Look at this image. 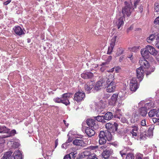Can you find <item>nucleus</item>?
<instances>
[{"label": "nucleus", "instance_id": "obj_1", "mask_svg": "<svg viewBox=\"0 0 159 159\" xmlns=\"http://www.w3.org/2000/svg\"><path fill=\"white\" fill-rule=\"evenodd\" d=\"M125 6L124 7L122 10V13L124 17L126 15L128 17L130 16L134 8L133 7L132 4L130 3H128L127 2H125Z\"/></svg>", "mask_w": 159, "mask_h": 159}, {"label": "nucleus", "instance_id": "obj_2", "mask_svg": "<svg viewBox=\"0 0 159 159\" xmlns=\"http://www.w3.org/2000/svg\"><path fill=\"white\" fill-rule=\"evenodd\" d=\"M117 126L118 125L116 123H114L113 124L108 123L105 125L106 128L108 130L107 131L112 133H114L116 131Z\"/></svg>", "mask_w": 159, "mask_h": 159}, {"label": "nucleus", "instance_id": "obj_3", "mask_svg": "<svg viewBox=\"0 0 159 159\" xmlns=\"http://www.w3.org/2000/svg\"><path fill=\"white\" fill-rule=\"evenodd\" d=\"M129 88L130 90L135 92L138 88V84L136 78H132L129 83Z\"/></svg>", "mask_w": 159, "mask_h": 159}, {"label": "nucleus", "instance_id": "obj_4", "mask_svg": "<svg viewBox=\"0 0 159 159\" xmlns=\"http://www.w3.org/2000/svg\"><path fill=\"white\" fill-rule=\"evenodd\" d=\"M107 133L103 131H101L99 135V143L100 144H103L105 143L107 139Z\"/></svg>", "mask_w": 159, "mask_h": 159}, {"label": "nucleus", "instance_id": "obj_5", "mask_svg": "<svg viewBox=\"0 0 159 159\" xmlns=\"http://www.w3.org/2000/svg\"><path fill=\"white\" fill-rule=\"evenodd\" d=\"M84 97V93L79 91L75 94L74 99L78 102L82 101Z\"/></svg>", "mask_w": 159, "mask_h": 159}, {"label": "nucleus", "instance_id": "obj_6", "mask_svg": "<svg viewBox=\"0 0 159 159\" xmlns=\"http://www.w3.org/2000/svg\"><path fill=\"white\" fill-rule=\"evenodd\" d=\"M117 37V36H114L111 39L110 43V46L109 47L107 51V54H110L112 52L113 48L115 45V43Z\"/></svg>", "mask_w": 159, "mask_h": 159}, {"label": "nucleus", "instance_id": "obj_7", "mask_svg": "<svg viewBox=\"0 0 159 159\" xmlns=\"http://www.w3.org/2000/svg\"><path fill=\"white\" fill-rule=\"evenodd\" d=\"M155 40L157 41L159 40V34H151L146 39L147 42L149 43H152Z\"/></svg>", "mask_w": 159, "mask_h": 159}, {"label": "nucleus", "instance_id": "obj_8", "mask_svg": "<svg viewBox=\"0 0 159 159\" xmlns=\"http://www.w3.org/2000/svg\"><path fill=\"white\" fill-rule=\"evenodd\" d=\"M137 77L139 81H141L144 76V70L142 67H140L136 70Z\"/></svg>", "mask_w": 159, "mask_h": 159}, {"label": "nucleus", "instance_id": "obj_9", "mask_svg": "<svg viewBox=\"0 0 159 159\" xmlns=\"http://www.w3.org/2000/svg\"><path fill=\"white\" fill-rule=\"evenodd\" d=\"M71 95V94L70 93H66L63 94L61 98L62 100V101L63 102H62V103L66 106L69 105L70 102L68 99L70 98Z\"/></svg>", "mask_w": 159, "mask_h": 159}, {"label": "nucleus", "instance_id": "obj_10", "mask_svg": "<svg viewBox=\"0 0 159 159\" xmlns=\"http://www.w3.org/2000/svg\"><path fill=\"white\" fill-rule=\"evenodd\" d=\"M96 121L92 119H88L86 120L87 125L94 129H97L98 127V125L96 124Z\"/></svg>", "mask_w": 159, "mask_h": 159}, {"label": "nucleus", "instance_id": "obj_11", "mask_svg": "<svg viewBox=\"0 0 159 159\" xmlns=\"http://www.w3.org/2000/svg\"><path fill=\"white\" fill-rule=\"evenodd\" d=\"M118 94L117 93H114L111 97L109 100V104L111 106H114L117 100Z\"/></svg>", "mask_w": 159, "mask_h": 159}, {"label": "nucleus", "instance_id": "obj_12", "mask_svg": "<svg viewBox=\"0 0 159 159\" xmlns=\"http://www.w3.org/2000/svg\"><path fill=\"white\" fill-rule=\"evenodd\" d=\"M140 67H143L145 69L149 66V64L144 57L141 58L139 61Z\"/></svg>", "mask_w": 159, "mask_h": 159}, {"label": "nucleus", "instance_id": "obj_13", "mask_svg": "<svg viewBox=\"0 0 159 159\" xmlns=\"http://www.w3.org/2000/svg\"><path fill=\"white\" fill-rule=\"evenodd\" d=\"M106 90L109 93L113 92L115 90L116 86V83L107 84Z\"/></svg>", "mask_w": 159, "mask_h": 159}, {"label": "nucleus", "instance_id": "obj_14", "mask_svg": "<svg viewBox=\"0 0 159 159\" xmlns=\"http://www.w3.org/2000/svg\"><path fill=\"white\" fill-rule=\"evenodd\" d=\"M147 50H148L149 54H152L154 56L156 55L158 52L155 48L152 46L148 45L146 46Z\"/></svg>", "mask_w": 159, "mask_h": 159}, {"label": "nucleus", "instance_id": "obj_15", "mask_svg": "<svg viewBox=\"0 0 159 159\" xmlns=\"http://www.w3.org/2000/svg\"><path fill=\"white\" fill-rule=\"evenodd\" d=\"M94 84V82L92 81H90L87 82L84 86L85 90L88 91V93H89L90 92V91L93 87Z\"/></svg>", "mask_w": 159, "mask_h": 159}, {"label": "nucleus", "instance_id": "obj_16", "mask_svg": "<svg viewBox=\"0 0 159 159\" xmlns=\"http://www.w3.org/2000/svg\"><path fill=\"white\" fill-rule=\"evenodd\" d=\"M106 83L107 84L116 83L115 79L113 74H109L107 77Z\"/></svg>", "mask_w": 159, "mask_h": 159}, {"label": "nucleus", "instance_id": "obj_17", "mask_svg": "<svg viewBox=\"0 0 159 159\" xmlns=\"http://www.w3.org/2000/svg\"><path fill=\"white\" fill-rule=\"evenodd\" d=\"M73 144L76 146L83 147L84 146V143L82 139H75L73 141Z\"/></svg>", "mask_w": 159, "mask_h": 159}, {"label": "nucleus", "instance_id": "obj_18", "mask_svg": "<svg viewBox=\"0 0 159 159\" xmlns=\"http://www.w3.org/2000/svg\"><path fill=\"white\" fill-rule=\"evenodd\" d=\"M85 132L86 134L90 137L93 135L95 133L94 130L89 127H86L85 129Z\"/></svg>", "mask_w": 159, "mask_h": 159}, {"label": "nucleus", "instance_id": "obj_19", "mask_svg": "<svg viewBox=\"0 0 159 159\" xmlns=\"http://www.w3.org/2000/svg\"><path fill=\"white\" fill-rule=\"evenodd\" d=\"M141 53L143 57H144L145 58H148L150 55L146 47L141 49Z\"/></svg>", "mask_w": 159, "mask_h": 159}, {"label": "nucleus", "instance_id": "obj_20", "mask_svg": "<svg viewBox=\"0 0 159 159\" xmlns=\"http://www.w3.org/2000/svg\"><path fill=\"white\" fill-rule=\"evenodd\" d=\"M13 30L16 34L19 35H20L24 34L22 29L20 26H16L13 28Z\"/></svg>", "mask_w": 159, "mask_h": 159}, {"label": "nucleus", "instance_id": "obj_21", "mask_svg": "<svg viewBox=\"0 0 159 159\" xmlns=\"http://www.w3.org/2000/svg\"><path fill=\"white\" fill-rule=\"evenodd\" d=\"M124 18L125 17L123 16L120 17L116 22V25L118 29H119L121 26L123 25L124 23Z\"/></svg>", "mask_w": 159, "mask_h": 159}, {"label": "nucleus", "instance_id": "obj_22", "mask_svg": "<svg viewBox=\"0 0 159 159\" xmlns=\"http://www.w3.org/2000/svg\"><path fill=\"white\" fill-rule=\"evenodd\" d=\"M93 74L90 72H87L83 73L81 74V77L84 79H89L91 78L93 76Z\"/></svg>", "mask_w": 159, "mask_h": 159}, {"label": "nucleus", "instance_id": "obj_23", "mask_svg": "<svg viewBox=\"0 0 159 159\" xmlns=\"http://www.w3.org/2000/svg\"><path fill=\"white\" fill-rule=\"evenodd\" d=\"M146 109L144 107H142L139 110V113L143 116H145L147 114Z\"/></svg>", "mask_w": 159, "mask_h": 159}, {"label": "nucleus", "instance_id": "obj_24", "mask_svg": "<svg viewBox=\"0 0 159 159\" xmlns=\"http://www.w3.org/2000/svg\"><path fill=\"white\" fill-rule=\"evenodd\" d=\"M147 70H145L146 74L147 75L150 74L152 72H153L155 69V68L154 66H149L148 68H146Z\"/></svg>", "mask_w": 159, "mask_h": 159}, {"label": "nucleus", "instance_id": "obj_25", "mask_svg": "<svg viewBox=\"0 0 159 159\" xmlns=\"http://www.w3.org/2000/svg\"><path fill=\"white\" fill-rule=\"evenodd\" d=\"M131 133L132 134V136L134 137L137 136L138 134V128L136 126H134L132 128V129L130 131Z\"/></svg>", "mask_w": 159, "mask_h": 159}, {"label": "nucleus", "instance_id": "obj_26", "mask_svg": "<svg viewBox=\"0 0 159 159\" xmlns=\"http://www.w3.org/2000/svg\"><path fill=\"white\" fill-rule=\"evenodd\" d=\"M110 151L109 150H105L102 153V158L107 159L109 158L110 155Z\"/></svg>", "mask_w": 159, "mask_h": 159}, {"label": "nucleus", "instance_id": "obj_27", "mask_svg": "<svg viewBox=\"0 0 159 159\" xmlns=\"http://www.w3.org/2000/svg\"><path fill=\"white\" fill-rule=\"evenodd\" d=\"M10 129L4 126L0 125V133H8Z\"/></svg>", "mask_w": 159, "mask_h": 159}, {"label": "nucleus", "instance_id": "obj_28", "mask_svg": "<svg viewBox=\"0 0 159 159\" xmlns=\"http://www.w3.org/2000/svg\"><path fill=\"white\" fill-rule=\"evenodd\" d=\"M103 82L102 80H100L97 82L96 84V85L94 87L95 89L96 90H98L101 89L102 85Z\"/></svg>", "mask_w": 159, "mask_h": 159}, {"label": "nucleus", "instance_id": "obj_29", "mask_svg": "<svg viewBox=\"0 0 159 159\" xmlns=\"http://www.w3.org/2000/svg\"><path fill=\"white\" fill-rule=\"evenodd\" d=\"M113 117V114L111 112H107L104 116V117L105 120H110Z\"/></svg>", "mask_w": 159, "mask_h": 159}, {"label": "nucleus", "instance_id": "obj_30", "mask_svg": "<svg viewBox=\"0 0 159 159\" xmlns=\"http://www.w3.org/2000/svg\"><path fill=\"white\" fill-rule=\"evenodd\" d=\"M76 154V152H72L70 153L69 155H66L64 158V159H74L75 157V155Z\"/></svg>", "mask_w": 159, "mask_h": 159}, {"label": "nucleus", "instance_id": "obj_31", "mask_svg": "<svg viewBox=\"0 0 159 159\" xmlns=\"http://www.w3.org/2000/svg\"><path fill=\"white\" fill-rule=\"evenodd\" d=\"M94 119L98 121L103 123H105L106 122L103 116H97L94 117Z\"/></svg>", "mask_w": 159, "mask_h": 159}, {"label": "nucleus", "instance_id": "obj_32", "mask_svg": "<svg viewBox=\"0 0 159 159\" xmlns=\"http://www.w3.org/2000/svg\"><path fill=\"white\" fill-rule=\"evenodd\" d=\"M154 125H150L148 131V135L150 137L153 135V130L154 129Z\"/></svg>", "mask_w": 159, "mask_h": 159}, {"label": "nucleus", "instance_id": "obj_33", "mask_svg": "<svg viewBox=\"0 0 159 159\" xmlns=\"http://www.w3.org/2000/svg\"><path fill=\"white\" fill-rule=\"evenodd\" d=\"M12 153L11 151L6 152L1 159H7L11 156Z\"/></svg>", "mask_w": 159, "mask_h": 159}, {"label": "nucleus", "instance_id": "obj_34", "mask_svg": "<svg viewBox=\"0 0 159 159\" xmlns=\"http://www.w3.org/2000/svg\"><path fill=\"white\" fill-rule=\"evenodd\" d=\"M124 50V48H118L116 53V55L118 57L123 54Z\"/></svg>", "mask_w": 159, "mask_h": 159}, {"label": "nucleus", "instance_id": "obj_35", "mask_svg": "<svg viewBox=\"0 0 159 159\" xmlns=\"http://www.w3.org/2000/svg\"><path fill=\"white\" fill-rule=\"evenodd\" d=\"M156 109H153L151 110L148 113V115L150 117H152L155 115Z\"/></svg>", "mask_w": 159, "mask_h": 159}, {"label": "nucleus", "instance_id": "obj_36", "mask_svg": "<svg viewBox=\"0 0 159 159\" xmlns=\"http://www.w3.org/2000/svg\"><path fill=\"white\" fill-rule=\"evenodd\" d=\"M16 133V131L15 129H13L11 131L9 130V132L8 133L9 134V135L7 136L3 137L4 138L10 137L11 136H13Z\"/></svg>", "mask_w": 159, "mask_h": 159}, {"label": "nucleus", "instance_id": "obj_37", "mask_svg": "<svg viewBox=\"0 0 159 159\" xmlns=\"http://www.w3.org/2000/svg\"><path fill=\"white\" fill-rule=\"evenodd\" d=\"M54 101L55 102L57 103H61L63 102L62 101V99L61 98H60L58 97H57L55 98H54L53 99Z\"/></svg>", "mask_w": 159, "mask_h": 159}, {"label": "nucleus", "instance_id": "obj_38", "mask_svg": "<svg viewBox=\"0 0 159 159\" xmlns=\"http://www.w3.org/2000/svg\"><path fill=\"white\" fill-rule=\"evenodd\" d=\"M21 154V152L19 150H16L14 153V158H16L17 155Z\"/></svg>", "mask_w": 159, "mask_h": 159}, {"label": "nucleus", "instance_id": "obj_39", "mask_svg": "<svg viewBox=\"0 0 159 159\" xmlns=\"http://www.w3.org/2000/svg\"><path fill=\"white\" fill-rule=\"evenodd\" d=\"M111 132H110L109 131H107V132H105V133H107V139L108 140H111L112 137V135L111 133Z\"/></svg>", "mask_w": 159, "mask_h": 159}, {"label": "nucleus", "instance_id": "obj_40", "mask_svg": "<svg viewBox=\"0 0 159 159\" xmlns=\"http://www.w3.org/2000/svg\"><path fill=\"white\" fill-rule=\"evenodd\" d=\"M125 159H134V156L131 153H129L126 156Z\"/></svg>", "mask_w": 159, "mask_h": 159}, {"label": "nucleus", "instance_id": "obj_41", "mask_svg": "<svg viewBox=\"0 0 159 159\" xmlns=\"http://www.w3.org/2000/svg\"><path fill=\"white\" fill-rule=\"evenodd\" d=\"M112 59V57L111 56H109L108 58L107 59V61L106 62H103L102 64V65L103 66H104L106 65Z\"/></svg>", "mask_w": 159, "mask_h": 159}, {"label": "nucleus", "instance_id": "obj_42", "mask_svg": "<svg viewBox=\"0 0 159 159\" xmlns=\"http://www.w3.org/2000/svg\"><path fill=\"white\" fill-rule=\"evenodd\" d=\"M152 107V103H148L146 104L145 105V108L147 109V108L149 109Z\"/></svg>", "mask_w": 159, "mask_h": 159}, {"label": "nucleus", "instance_id": "obj_43", "mask_svg": "<svg viewBox=\"0 0 159 159\" xmlns=\"http://www.w3.org/2000/svg\"><path fill=\"white\" fill-rule=\"evenodd\" d=\"M155 10L157 12L159 11V3H155Z\"/></svg>", "mask_w": 159, "mask_h": 159}, {"label": "nucleus", "instance_id": "obj_44", "mask_svg": "<svg viewBox=\"0 0 159 159\" xmlns=\"http://www.w3.org/2000/svg\"><path fill=\"white\" fill-rule=\"evenodd\" d=\"M84 154L85 156H87L88 157V158H89V156L92 155L93 154L91 153L90 152H89V151H85L84 152Z\"/></svg>", "mask_w": 159, "mask_h": 159}, {"label": "nucleus", "instance_id": "obj_45", "mask_svg": "<svg viewBox=\"0 0 159 159\" xmlns=\"http://www.w3.org/2000/svg\"><path fill=\"white\" fill-rule=\"evenodd\" d=\"M148 135V134H147L146 132H144V134L141 133L140 135V138L141 139H144V138H146V137H147Z\"/></svg>", "mask_w": 159, "mask_h": 159}, {"label": "nucleus", "instance_id": "obj_46", "mask_svg": "<svg viewBox=\"0 0 159 159\" xmlns=\"http://www.w3.org/2000/svg\"><path fill=\"white\" fill-rule=\"evenodd\" d=\"M46 155L47 156H50L52 154V152L49 149H47L45 152Z\"/></svg>", "mask_w": 159, "mask_h": 159}, {"label": "nucleus", "instance_id": "obj_47", "mask_svg": "<svg viewBox=\"0 0 159 159\" xmlns=\"http://www.w3.org/2000/svg\"><path fill=\"white\" fill-rule=\"evenodd\" d=\"M19 146V143L16 142H14L13 143V144L12 146V147L13 148H18Z\"/></svg>", "mask_w": 159, "mask_h": 159}, {"label": "nucleus", "instance_id": "obj_48", "mask_svg": "<svg viewBox=\"0 0 159 159\" xmlns=\"http://www.w3.org/2000/svg\"><path fill=\"white\" fill-rule=\"evenodd\" d=\"M143 155L141 154H138L137 155L136 159H147L146 158H143Z\"/></svg>", "mask_w": 159, "mask_h": 159}, {"label": "nucleus", "instance_id": "obj_49", "mask_svg": "<svg viewBox=\"0 0 159 159\" xmlns=\"http://www.w3.org/2000/svg\"><path fill=\"white\" fill-rule=\"evenodd\" d=\"M89 159H98L96 157V156L94 154H92V155L89 156Z\"/></svg>", "mask_w": 159, "mask_h": 159}, {"label": "nucleus", "instance_id": "obj_50", "mask_svg": "<svg viewBox=\"0 0 159 159\" xmlns=\"http://www.w3.org/2000/svg\"><path fill=\"white\" fill-rule=\"evenodd\" d=\"M98 148V146H90L89 147V148L90 149L92 150H95L96 149H97Z\"/></svg>", "mask_w": 159, "mask_h": 159}, {"label": "nucleus", "instance_id": "obj_51", "mask_svg": "<svg viewBox=\"0 0 159 159\" xmlns=\"http://www.w3.org/2000/svg\"><path fill=\"white\" fill-rule=\"evenodd\" d=\"M155 24H159V16L157 17L155 20L154 21Z\"/></svg>", "mask_w": 159, "mask_h": 159}, {"label": "nucleus", "instance_id": "obj_52", "mask_svg": "<svg viewBox=\"0 0 159 159\" xmlns=\"http://www.w3.org/2000/svg\"><path fill=\"white\" fill-rule=\"evenodd\" d=\"M4 144L1 143L0 144V153L2 152L3 150V147Z\"/></svg>", "mask_w": 159, "mask_h": 159}, {"label": "nucleus", "instance_id": "obj_53", "mask_svg": "<svg viewBox=\"0 0 159 159\" xmlns=\"http://www.w3.org/2000/svg\"><path fill=\"white\" fill-rule=\"evenodd\" d=\"M141 124L143 126H145L146 125L145 120H143L141 121Z\"/></svg>", "mask_w": 159, "mask_h": 159}, {"label": "nucleus", "instance_id": "obj_54", "mask_svg": "<svg viewBox=\"0 0 159 159\" xmlns=\"http://www.w3.org/2000/svg\"><path fill=\"white\" fill-rule=\"evenodd\" d=\"M155 115L157 117H159V109H156Z\"/></svg>", "mask_w": 159, "mask_h": 159}, {"label": "nucleus", "instance_id": "obj_55", "mask_svg": "<svg viewBox=\"0 0 159 159\" xmlns=\"http://www.w3.org/2000/svg\"><path fill=\"white\" fill-rule=\"evenodd\" d=\"M120 154L121 155V157H124V155H126L125 153L123 151H120Z\"/></svg>", "mask_w": 159, "mask_h": 159}, {"label": "nucleus", "instance_id": "obj_56", "mask_svg": "<svg viewBox=\"0 0 159 159\" xmlns=\"http://www.w3.org/2000/svg\"><path fill=\"white\" fill-rule=\"evenodd\" d=\"M22 158V154H19L18 155H17L16 158H14L15 159H21Z\"/></svg>", "mask_w": 159, "mask_h": 159}, {"label": "nucleus", "instance_id": "obj_57", "mask_svg": "<svg viewBox=\"0 0 159 159\" xmlns=\"http://www.w3.org/2000/svg\"><path fill=\"white\" fill-rule=\"evenodd\" d=\"M11 1V0H8L4 2V5H7L9 4Z\"/></svg>", "mask_w": 159, "mask_h": 159}, {"label": "nucleus", "instance_id": "obj_58", "mask_svg": "<svg viewBox=\"0 0 159 159\" xmlns=\"http://www.w3.org/2000/svg\"><path fill=\"white\" fill-rule=\"evenodd\" d=\"M155 46L157 48L159 49V41H158V40H157Z\"/></svg>", "mask_w": 159, "mask_h": 159}, {"label": "nucleus", "instance_id": "obj_59", "mask_svg": "<svg viewBox=\"0 0 159 159\" xmlns=\"http://www.w3.org/2000/svg\"><path fill=\"white\" fill-rule=\"evenodd\" d=\"M128 57L131 60H132L133 59L132 54L129 55Z\"/></svg>", "mask_w": 159, "mask_h": 159}, {"label": "nucleus", "instance_id": "obj_60", "mask_svg": "<svg viewBox=\"0 0 159 159\" xmlns=\"http://www.w3.org/2000/svg\"><path fill=\"white\" fill-rule=\"evenodd\" d=\"M121 121L123 123L126 122L127 121L126 119L125 118H123L121 119Z\"/></svg>", "mask_w": 159, "mask_h": 159}, {"label": "nucleus", "instance_id": "obj_61", "mask_svg": "<svg viewBox=\"0 0 159 159\" xmlns=\"http://www.w3.org/2000/svg\"><path fill=\"white\" fill-rule=\"evenodd\" d=\"M139 11L140 12H142L143 11V6H140L139 8Z\"/></svg>", "mask_w": 159, "mask_h": 159}, {"label": "nucleus", "instance_id": "obj_62", "mask_svg": "<svg viewBox=\"0 0 159 159\" xmlns=\"http://www.w3.org/2000/svg\"><path fill=\"white\" fill-rule=\"evenodd\" d=\"M72 140V139L71 138L69 137L67 141V142L68 143H70L71 142Z\"/></svg>", "mask_w": 159, "mask_h": 159}, {"label": "nucleus", "instance_id": "obj_63", "mask_svg": "<svg viewBox=\"0 0 159 159\" xmlns=\"http://www.w3.org/2000/svg\"><path fill=\"white\" fill-rule=\"evenodd\" d=\"M58 144V140L57 139H56L55 141V147L56 148Z\"/></svg>", "mask_w": 159, "mask_h": 159}, {"label": "nucleus", "instance_id": "obj_64", "mask_svg": "<svg viewBox=\"0 0 159 159\" xmlns=\"http://www.w3.org/2000/svg\"><path fill=\"white\" fill-rule=\"evenodd\" d=\"M139 2V1H136V2H135L134 3V6L135 7H136L137 4Z\"/></svg>", "mask_w": 159, "mask_h": 159}]
</instances>
